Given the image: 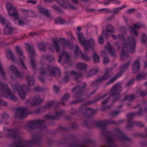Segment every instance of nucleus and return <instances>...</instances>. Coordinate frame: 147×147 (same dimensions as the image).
Wrapping results in <instances>:
<instances>
[{
    "mask_svg": "<svg viewBox=\"0 0 147 147\" xmlns=\"http://www.w3.org/2000/svg\"><path fill=\"white\" fill-rule=\"evenodd\" d=\"M98 101V100H97V98L96 99L94 100L93 101H88L84 105H82V106H84V105H90V104H92L94 103L96 101Z\"/></svg>",
    "mask_w": 147,
    "mask_h": 147,
    "instance_id": "13d9d810",
    "label": "nucleus"
},
{
    "mask_svg": "<svg viewBox=\"0 0 147 147\" xmlns=\"http://www.w3.org/2000/svg\"><path fill=\"white\" fill-rule=\"evenodd\" d=\"M135 98V95L132 94L130 95H126L124 97V100H128L129 101H132Z\"/></svg>",
    "mask_w": 147,
    "mask_h": 147,
    "instance_id": "72a5a7b5",
    "label": "nucleus"
},
{
    "mask_svg": "<svg viewBox=\"0 0 147 147\" xmlns=\"http://www.w3.org/2000/svg\"><path fill=\"white\" fill-rule=\"evenodd\" d=\"M16 76L20 78H23L22 75L18 71L15 74Z\"/></svg>",
    "mask_w": 147,
    "mask_h": 147,
    "instance_id": "69168bd1",
    "label": "nucleus"
},
{
    "mask_svg": "<svg viewBox=\"0 0 147 147\" xmlns=\"http://www.w3.org/2000/svg\"><path fill=\"white\" fill-rule=\"evenodd\" d=\"M107 31L109 33H114L115 32V29L114 27L111 24H109L106 26Z\"/></svg>",
    "mask_w": 147,
    "mask_h": 147,
    "instance_id": "cd10ccee",
    "label": "nucleus"
},
{
    "mask_svg": "<svg viewBox=\"0 0 147 147\" xmlns=\"http://www.w3.org/2000/svg\"><path fill=\"white\" fill-rule=\"evenodd\" d=\"M55 23L57 24H63L65 22V21L61 18H59L56 19L55 20Z\"/></svg>",
    "mask_w": 147,
    "mask_h": 147,
    "instance_id": "79ce46f5",
    "label": "nucleus"
},
{
    "mask_svg": "<svg viewBox=\"0 0 147 147\" xmlns=\"http://www.w3.org/2000/svg\"><path fill=\"white\" fill-rule=\"evenodd\" d=\"M34 90L36 92H40L43 91L44 90L42 88L37 86L34 88Z\"/></svg>",
    "mask_w": 147,
    "mask_h": 147,
    "instance_id": "4d7b16f0",
    "label": "nucleus"
},
{
    "mask_svg": "<svg viewBox=\"0 0 147 147\" xmlns=\"http://www.w3.org/2000/svg\"><path fill=\"white\" fill-rule=\"evenodd\" d=\"M122 87L120 83L115 84L110 89V92L103 95L102 96L97 98L98 100L103 99L107 96V94H110V96L113 98V101L115 102L118 100L120 97V94L122 91Z\"/></svg>",
    "mask_w": 147,
    "mask_h": 147,
    "instance_id": "f03ea898",
    "label": "nucleus"
},
{
    "mask_svg": "<svg viewBox=\"0 0 147 147\" xmlns=\"http://www.w3.org/2000/svg\"><path fill=\"white\" fill-rule=\"evenodd\" d=\"M84 99L83 98H80V99H76L75 101H73L70 102L71 104H77L81 102H83L84 100Z\"/></svg>",
    "mask_w": 147,
    "mask_h": 147,
    "instance_id": "de8ad7c7",
    "label": "nucleus"
},
{
    "mask_svg": "<svg viewBox=\"0 0 147 147\" xmlns=\"http://www.w3.org/2000/svg\"><path fill=\"white\" fill-rule=\"evenodd\" d=\"M40 71L41 76L46 74L49 71V66L47 68L42 67L40 69Z\"/></svg>",
    "mask_w": 147,
    "mask_h": 147,
    "instance_id": "2f4dec72",
    "label": "nucleus"
},
{
    "mask_svg": "<svg viewBox=\"0 0 147 147\" xmlns=\"http://www.w3.org/2000/svg\"><path fill=\"white\" fill-rule=\"evenodd\" d=\"M133 67L140 68V64L139 59H137L134 61Z\"/></svg>",
    "mask_w": 147,
    "mask_h": 147,
    "instance_id": "a18cd8bd",
    "label": "nucleus"
},
{
    "mask_svg": "<svg viewBox=\"0 0 147 147\" xmlns=\"http://www.w3.org/2000/svg\"><path fill=\"white\" fill-rule=\"evenodd\" d=\"M15 87L16 88L18 93L24 91L22 87L19 84H16Z\"/></svg>",
    "mask_w": 147,
    "mask_h": 147,
    "instance_id": "37998d69",
    "label": "nucleus"
},
{
    "mask_svg": "<svg viewBox=\"0 0 147 147\" xmlns=\"http://www.w3.org/2000/svg\"><path fill=\"white\" fill-rule=\"evenodd\" d=\"M98 71V70L96 69H92L90 70L88 74V77L91 76L96 74Z\"/></svg>",
    "mask_w": 147,
    "mask_h": 147,
    "instance_id": "7c9ffc66",
    "label": "nucleus"
},
{
    "mask_svg": "<svg viewBox=\"0 0 147 147\" xmlns=\"http://www.w3.org/2000/svg\"><path fill=\"white\" fill-rule=\"evenodd\" d=\"M54 104V102L53 101H49L47 102V105L45 106V109L51 107Z\"/></svg>",
    "mask_w": 147,
    "mask_h": 147,
    "instance_id": "5fc2aeb1",
    "label": "nucleus"
},
{
    "mask_svg": "<svg viewBox=\"0 0 147 147\" xmlns=\"http://www.w3.org/2000/svg\"><path fill=\"white\" fill-rule=\"evenodd\" d=\"M69 97V94L67 93H66L61 98L62 101H65L67 100Z\"/></svg>",
    "mask_w": 147,
    "mask_h": 147,
    "instance_id": "c03bdc74",
    "label": "nucleus"
},
{
    "mask_svg": "<svg viewBox=\"0 0 147 147\" xmlns=\"http://www.w3.org/2000/svg\"><path fill=\"white\" fill-rule=\"evenodd\" d=\"M128 41L130 45V50L132 53L135 51L136 46V42L134 39L132 37H129L128 38Z\"/></svg>",
    "mask_w": 147,
    "mask_h": 147,
    "instance_id": "dca6fc26",
    "label": "nucleus"
},
{
    "mask_svg": "<svg viewBox=\"0 0 147 147\" xmlns=\"http://www.w3.org/2000/svg\"><path fill=\"white\" fill-rule=\"evenodd\" d=\"M117 139L121 141H128L130 140V139L124 135L123 133L117 138Z\"/></svg>",
    "mask_w": 147,
    "mask_h": 147,
    "instance_id": "5701e85b",
    "label": "nucleus"
},
{
    "mask_svg": "<svg viewBox=\"0 0 147 147\" xmlns=\"http://www.w3.org/2000/svg\"><path fill=\"white\" fill-rule=\"evenodd\" d=\"M119 112V111H112L110 113L109 115L111 116L115 117L118 114Z\"/></svg>",
    "mask_w": 147,
    "mask_h": 147,
    "instance_id": "6e6d98bb",
    "label": "nucleus"
},
{
    "mask_svg": "<svg viewBox=\"0 0 147 147\" xmlns=\"http://www.w3.org/2000/svg\"><path fill=\"white\" fill-rule=\"evenodd\" d=\"M42 59L46 60H49V61L51 60H53L54 59V58L51 56L47 55H43L42 56Z\"/></svg>",
    "mask_w": 147,
    "mask_h": 147,
    "instance_id": "4c0bfd02",
    "label": "nucleus"
},
{
    "mask_svg": "<svg viewBox=\"0 0 147 147\" xmlns=\"http://www.w3.org/2000/svg\"><path fill=\"white\" fill-rule=\"evenodd\" d=\"M30 62L32 67L34 69L36 68V65L35 60L33 59V57H30Z\"/></svg>",
    "mask_w": 147,
    "mask_h": 147,
    "instance_id": "58836bf2",
    "label": "nucleus"
},
{
    "mask_svg": "<svg viewBox=\"0 0 147 147\" xmlns=\"http://www.w3.org/2000/svg\"><path fill=\"white\" fill-rule=\"evenodd\" d=\"M65 112L64 111H61L59 112L56 111L54 116H51L49 115H46L45 116V119H49L52 120H55L59 118Z\"/></svg>",
    "mask_w": 147,
    "mask_h": 147,
    "instance_id": "4468645a",
    "label": "nucleus"
},
{
    "mask_svg": "<svg viewBox=\"0 0 147 147\" xmlns=\"http://www.w3.org/2000/svg\"><path fill=\"white\" fill-rule=\"evenodd\" d=\"M70 73L75 77L76 82H78L77 79L81 77L83 74L81 73H78L74 71H71Z\"/></svg>",
    "mask_w": 147,
    "mask_h": 147,
    "instance_id": "4be33fe9",
    "label": "nucleus"
},
{
    "mask_svg": "<svg viewBox=\"0 0 147 147\" xmlns=\"http://www.w3.org/2000/svg\"><path fill=\"white\" fill-rule=\"evenodd\" d=\"M32 113L31 111H29L26 108H18L16 112V115L19 116L20 119L25 117L27 114Z\"/></svg>",
    "mask_w": 147,
    "mask_h": 147,
    "instance_id": "9b49d317",
    "label": "nucleus"
},
{
    "mask_svg": "<svg viewBox=\"0 0 147 147\" xmlns=\"http://www.w3.org/2000/svg\"><path fill=\"white\" fill-rule=\"evenodd\" d=\"M40 96H36L33 98H30L26 100V103L27 105L29 104L32 106L38 105L43 100V99H40Z\"/></svg>",
    "mask_w": 147,
    "mask_h": 147,
    "instance_id": "0eeeda50",
    "label": "nucleus"
},
{
    "mask_svg": "<svg viewBox=\"0 0 147 147\" xmlns=\"http://www.w3.org/2000/svg\"><path fill=\"white\" fill-rule=\"evenodd\" d=\"M9 135L16 141L12 144L14 147H30L31 144L38 143L41 141L40 137L38 136H33L32 140L23 141L20 137L17 136L16 131L14 130H11Z\"/></svg>",
    "mask_w": 147,
    "mask_h": 147,
    "instance_id": "f257e3e1",
    "label": "nucleus"
},
{
    "mask_svg": "<svg viewBox=\"0 0 147 147\" xmlns=\"http://www.w3.org/2000/svg\"><path fill=\"white\" fill-rule=\"evenodd\" d=\"M18 94L22 100H24L25 99V96L26 93L24 91H22L18 93Z\"/></svg>",
    "mask_w": 147,
    "mask_h": 147,
    "instance_id": "09e8293b",
    "label": "nucleus"
},
{
    "mask_svg": "<svg viewBox=\"0 0 147 147\" xmlns=\"http://www.w3.org/2000/svg\"><path fill=\"white\" fill-rule=\"evenodd\" d=\"M93 57L94 62V63H98L100 62V59L99 57L95 51L93 52Z\"/></svg>",
    "mask_w": 147,
    "mask_h": 147,
    "instance_id": "bb28decb",
    "label": "nucleus"
},
{
    "mask_svg": "<svg viewBox=\"0 0 147 147\" xmlns=\"http://www.w3.org/2000/svg\"><path fill=\"white\" fill-rule=\"evenodd\" d=\"M140 70V68L133 67L132 72L134 74H137L138 72Z\"/></svg>",
    "mask_w": 147,
    "mask_h": 147,
    "instance_id": "0e129e2a",
    "label": "nucleus"
},
{
    "mask_svg": "<svg viewBox=\"0 0 147 147\" xmlns=\"http://www.w3.org/2000/svg\"><path fill=\"white\" fill-rule=\"evenodd\" d=\"M86 64L84 63H79L78 64L77 67L80 70H83L85 69L86 67Z\"/></svg>",
    "mask_w": 147,
    "mask_h": 147,
    "instance_id": "473e14b6",
    "label": "nucleus"
},
{
    "mask_svg": "<svg viewBox=\"0 0 147 147\" xmlns=\"http://www.w3.org/2000/svg\"><path fill=\"white\" fill-rule=\"evenodd\" d=\"M10 69L15 74L18 70L16 67L13 65H11L10 67Z\"/></svg>",
    "mask_w": 147,
    "mask_h": 147,
    "instance_id": "774afa93",
    "label": "nucleus"
},
{
    "mask_svg": "<svg viewBox=\"0 0 147 147\" xmlns=\"http://www.w3.org/2000/svg\"><path fill=\"white\" fill-rule=\"evenodd\" d=\"M140 27V26L138 24H134V27H130L129 30L130 31H134L136 29H138Z\"/></svg>",
    "mask_w": 147,
    "mask_h": 147,
    "instance_id": "a19ab883",
    "label": "nucleus"
},
{
    "mask_svg": "<svg viewBox=\"0 0 147 147\" xmlns=\"http://www.w3.org/2000/svg\"><path fill=\"white\" fill-rule=\"evenodd\" d=\"M128 122V123L127 126V128L128 130H130L131 128L133 127L134 123L131 122V121Z\"/></svg>",
    "mask_w": 147,
    "mask_h": 147,
    "instance_id": "680f3d73",
    "label": "nucleus"
},
{
    "mask_svg": "<svg viewBox=\"0 0 147 147\" xmlns=\"http://www.w3.org/2000/svg\"><path fill=\"white\" fill-rule=\"evenodd\" d=\"M16 50L17 53L20 56L19 59L20 61L22 67L24 69H27V67L24 63V60L25 57V56L23 55L22 51L17 46L16 47Z\"/></svg>",
    "mask_w": 147,
    "mask_h": 147,
    "instance_id": "ddd939ff",
    "label": "nucleus"
},
{
    "mask_svg": "<svg viewBox=\"0 0 147 147\" xmlns=\"http://www.w3.org/2000/svg\"><path fill=\"white\" fill-rule=\"evenodd\" d=\"M0 22L3 24H5L7 23L6 19L1 15H0Z\"/></svg>",
    "mask_w": 147,
    "mask_h": 147,
    "instance_id": "052dcab7",
    "label": "nucleus"
},
{
    "mask_svg": "<svg viewBox=\"0 0 147 147\" xmlns=\"http://www.w3.org/2000/svg\"><path fill=\"white\" fill-rule=\"evenodd\" d=\"M46 121L45 119L42 120H34L28 122V126L29 130H32L35 128V126L38 125L41 129L45 127V126L43 124Z\"/></svg>",
    "mask_w": 147,
    "mask_h": 147,
    "instance_id": "20e7f679",
    "label": "nucleus"
},
{
    "mask_svg": "<svg viewBox=\"0 0 147 147\" xmlns=\"http://www.w3.org/2000/svg\"><path fill=\"white\" fill-rule=\"evenodd\" d=\"M110 71L108 69H106L105 71V74L102 76L100 77L96 81L92 82L91 85L93 86L97 84V83H100L106 80L110 77Z\"/></svg>",
    "mask_w": 147,
    "mask_h": 147,
    "instance_id": "6e6552de",
    "label": "nucleus"
},
{
    "mask_svg": "<svg viewBox=\"0 0 147 147\" xmlns=\"http://www.w3.org/2000/svg\"><path fill=\"white\" fill-rule=\"evenodd\" d=\"M26 78L28 86H31L34 84V78L33 76L27 74L26 75Z\"/></svg>",
    "mask_w": 147,
    "mask_h": 147,
    "instance_id": "f3484780",
    "label": "nucleus"
},
{
    "mask_svg": "<svg viewBox=\"0 0 147 147\" xmlns=\"http://www.w3.org/2000/svg\"><path fill=\"white\" fill-rule=\"evenodd\" d=\"M145 73L141 72L138 74L136 76V79L137 80H139L141 79L144 78H145Z\"/></svg>",
    "mask_w": 147,
    "mask_h": 147,
    "instance_id": "c9c22d12",
    "label": "nucleus"
},
{
    "mask_svg": "<svg viewBox=\"0 0 147 147\" xmlns=\"http://www.w3.org/2000/svg\"><path fill=\"white\" fill-rule=\"evenodd\" d=\"M81 57L83 59L86 60V61H88L89 60V58L87 56L84 55L82 53H81Z\"/></svg>",
    "mask_w": 147,
    "mask_h": 147,
    "instance_id": "338daca9",
    "label": "nucleus"
},
{
    "mask_svg": "<svg viewBox=\"0 0 147 147\" xmlns=\"http://www.w3.org/2000/svg\"><path fill=\"white\" fill-rule=\"evenodd\" d=\"M136 115V114H135V113H130L127 114V121L128 122L131 121L132 118Z\"/></svg>",
    "mask_w": 147,
    "mask_h": 147,
    "instance_id": "e433bc0d",
    "label": "nucleus"
},
{
    "mask_svg": "<svg viewBox=\"0 0 147 147\" xmlns=\"http://www.w3.org/2000/svg\"><path fill=\"white\" fill-rule=\"evenodd\" d=\"M78 38L80 40V42L81 43L83 46H84L87 41L85 39L84 37L82 34L79 33L78 34Z\"/></svg>",
    "mask_w": 147,
    "mask_h": 147,
    "instance_id": "393cba45",
    "label": "nucleus"
},
{
    "mask_svg": "<svg viewBox=\"0 0 147 147\" xmlns=\"http://www.w3.org/2000/svg\"><path fill=\"white\" fill-rule=\"evenodd\" d=\"M49 71L51 76H54L57 78L60 77L61 73L59 69L49 65Z\"/></svg>",
    "mask_w": 147,
    "mask_h": 147,
    "instance_id": "f8f14e48",
    "label": "nucleus"
},
{
    "mask_svg": "<svg viewBox=\"0 0 147 147\" xmlns=\"http://www.w3.org/2000/svg\"><path fill=\"white\" fill-rule=\"evenodd\" d=\"M83 85L82 87L79 86H77L75 87L72 89V92H74L76 91V93L74 94V97L76 99H80L81 98V97L84 92V89L85 88L86 86V84L84 82L82 83Z\"/></svg>",
    "mask_w": 147,
    "mask_h": 147,
    "instance_id": "39448f33",
    "label": "nucleus"
},
{
    "mask_svg": "<svg viewBox=\"0 0 147 147\" xmlns=\"http://www.w3.org/2000/svg\"><path fill=\"white\" fill-rule=\"evenodd\" d=\"M86 51H88L89 48H93L94 46V41L92 38L90 39L88 41H86L84 46Z\"/></svg>",
    "mask_w": 147,
    "mask_h": 147,
    "instance_id": "2eb2a0df",
    "label": "nucleus"
},
{
    "mask_svg": "<svg viewBox=\"0 0 147 147\" xmlns=\"http://www.w3.org/2000/svg\"><path fill=\"white\" fill-rule=\"evenodd\" d=\"M128 51V44L123 43L120 55L121 59L122 61L125 60L129 57V56L127 53Z\"/></svg>",
    "mask_w": 147,
    "mask_h": 147,
    "instance_id": "9d476101",
    "label": "nucleus"
},
{
    "mask_svg": "<svg viewBox=\"0 0 147 147\" xmlns=\"http://www.w3.org/2000/svg\"><path fill=\"white\" fill-rule=\"evenodd\" d=\"M60 40H62L61 43L62 44L63 46V47H66L67 45L69 42L65 40L63 38H61Z\"/></svg>",
    "mask_w": 147,
    "mask_h": 147,
    "instance_id": "bf43d9fd",
    "label": "nucleus"
},
{
    "mask_svg": "<svg viewBox=\"0 0 147 147\" xmlns=\"http://www.w3.org/2000/svg\"><path fill=\"white\" fill-rule=\"evenodd\" d=\"M53 42L57 51V52H59L60 51V47L58 43L57 39H53Z\"/></svg>",
    "mask_w": 147,
    "mask_h": 147,
    "instance_id": "c756f323",
    "label": "nucleus"
},
{
    "mask_svg": "<svg viewBox=\"0 0 147 147\" xmlns=\"http://www.w3.org/2000/svg\"><path fill=\"white\" fill-rule=\"evenodd\" d=\"M78 38L80 40V42L81 43L83 46H84L87 41L85 39L84 37L82 34L79 33L78 34Z\"/></svg>",
    "mask_w": 147,
    "mask_h": 147,
    "instance_id": "b1692460",
    "label": "nucleus"
},
{
    "mask_svg": "<svg viewBox=\"0 0 147 147\" xmlns=\"http://www.w3.org/2000/svg\"><path fill=\"white\" fill-rule=\"evenodd\" d=\"M107 46L106 47H105V49L107 48L108 49L110 54L112 56L116 57L117 55L113 47L111 45L109 42H107Z\"/></svg>",
    "mask_w": 147,
    "mask_h": 147,
    "instance_id": "6ab92c4d",
    "label": "nucleus"
},
{
    "mask_svg": "<svg viewBox=\"0 0 147 147\" xmlns=\"http://www.w3.org/2000/svg\"><path fill=\"white\" fill-rule=\"evenodd\" d=\"M38 47L40 50L43 51L45 50V47L43 43H41L38 44Z\"/></svg>",
    "mask_w": 147,
    "mask_h": 147,
    "instance_id": "603ef678",
    "label": "nucleus"
},
{
    "mask_svg": "<svg viewBox=\"0 0 147 147\" xmlns=\"http://www.w3.org/2000/svg\"><path fill=\"white\" fill-rule=\"evenodd\" d=\"M114 134L117 135V138L123 133L122 130L119 128H116L114 129Z\"/></svg>",
    "mask_w": 147,
    "mask_h": 147,
    "instance_id": "f704fd0d",
    "label": "nucleus"
},
{
    "mask_svg": "<svg viewBox=\"0 0 147 147\" xmlns=\"http://www.w3.org/2000/svg\"><path fill=\"white\" fill-rule=\"evenodd\" d=\"M62 55L63 56V58L65 59V63H68L69 62V56L66 53L63 51L62 53Z\"/></svg>",
    "mask_w": 147,
    "mask_h": 147,
    "instance_id": "c85d7f7f",
    "label": "nucleus"
},
{
    "mask_svg": "<svg viewBox=\"0 0 147 147\" xmlns=\"http://www.w3.org/2000/svg\"><path fill=\"white\" fill-rule=\"evenodd\" d=\"M9 23H8L7 24H9ZM13 29L11 28L8 25H7L5 27L4 29V33L5 34H11Z\"/></svg>",
    "mask_w": 147,
    "mask_h": 147,
    "instance_id": "a878e982",
    "label": "nucleus"
},
{
    "mask_svg": "<svg viewBox=\"0 0 147 147\" xmlns=\"http://www.w3.org/2000/svg\"><path fill=\"white\" fill-rule=\"evenodd\" d=\"M79 111L83 115L86 116L88 117H90L94 115L96 112V111L92 108H87L83 109L81 107L79 108Z\"/></svg>",
    "mask_w": 147,
    "mask_h": 147,
    "instance_id": "1a4fd4ad",
    "label": "nucleus"
},
{
    "mask_svg": "<svg viewBox=\"0 0 147 147\" xmlns=\"http://www.w3.org/2000/svg\"><path fill=\"white\" fill-rule=\"evenodd\" d=\"M21 11L23 12V14L25 16L26 15L27 17H29L30 16L29 14L31 13V12L29 11L25 10L24 9H22Z\"/></svg>",
    "mask_w": 147,
    "mask_h": 147,
    "instance_id": "8fccbe9b",
    "label": "nucleus"
},
{
    "mask_svg": "<svg viewBox=\"0 0 147 147\" xmlns=\"http://www.w3.org/2000/svg\"><path fill=\"white\" fill-rule=\"evenodd\" d=\"M6 7L7 10L9 15L10 16L12 17L14 20L18 19V13L16 8L10 3H7L6 4Z\"/></svg>",
    "mask_w": 147,
    "mask_h": 147,
    "instance_id": "7ed1b4c3",
    "label": "nucleus"
},
{
    "mask_svg": "<svg viewBox=\"0 0 147 147\" xmlns=\"http://www.w3.org/2000/svg\"><path fill=\"white\" fill-rule=\"evenodd\" d=\"M26 49L28 53L30 54V56L34 57L35 55L34 50L32 47L30 45L27 44Z\"/></svg>",
    "mask_w": 147,
    "mask_h": 147,
    "instance_id": "412c9836",
    "label": "nucleus"
},
{
    "mask_svg": "<svg viewBox=\"0 0 147 147\" xmlns=\"http://www.w3.org/2000/svg\"><path fill=\"white\" fill-rule=\"evenodd\" d=\"M126 7L125 5L121 7L117 8L115 9V10L114 11H107V12H114L115 13H117L118 11L119 10H120L121 9H123L124 8Z\"/></svg>",
    "mask_w": 147,
    "mask_h": 147,
    "instance_id": "864d4df0",
    "label": "nucleus"
},
{
    "mask_svg": "<svg viewBox=\"0 0 147 147\" xmlns=\"http://www.w3.org/2000/svg\"><path fill=\"white\" fill-rule=\"evenodd\" d=\"M141 39L142 42L143 43H145L147 41V37L146 35L143 34L141 36Z\"/></svg>",
    "mask_w": 147,
    "mask_h": 147,
    "instance_id": "49530a36",
    "label": "nucleus"
},
{
    "mask_svg": "<svg viewBox=\"0 0 147 147\" xmlns=\"http://www.w3.org/2000/svg\"><path fill=\"white\" fill-rule=\"evenodd\" d=\"M38 9L40 13H42L46 16L49 17L50 16L49 11L48 10L41 7H39Z\"/></svg>",
    "mask_w": 147,
    "mask_h": 147,
    "instance_id": "aec40b11",
    "label": "nucleus"
},
{
    "mask_svg": "<svg viewBox=\"0 0 147 147\" xmlns=\"http://www.w3.org/2000/svg\"><path fill=\"white\" fill-rule=\"evenodd\" d=\"M52 7L55 10L57 11L60 13H63V11L61 10L59 7L55 5H53Z\"/></svg>",
    "mask_w": 147,
    "mask_h": 147,
    "instance_id": "3c124183",
    "label": "nucleus"
},
{
    "mask_svg": "<svg viewBox=\"0 0 147 147\" xmlns=\"http://www.w3.org/2000/svg\"><path fill=\"white\" fill-rule=\"evenodd\" d=\"M92 141L90 139L86 140L83 144H79L76 143H74L71 144V146L73 147H84L87 144H92Z\"/></svg>",
    "mask_w": 147,
    "mask_h": 147,
    "instance_id": "a211bd4d",
    "label": "nucleus"
},
{
    "mask_svg": "<svg viewBox=\"0 0 147 147\" xmlns=\"http://www.w3.org/2000/svg\"><path fill=\"white\" fill-rule=\"evenodd\" d=\"M129 64L130 62H128L127 63L123 64L121 66V70L119 72L117 73L113 78L107 83V85H108L113 82L115 80H116L120 76L124 71L126 69L128 68Z\"/></svg>",
    "mask_w": 147,
    "mask_h": 147,
    "instance_id": "423d86ee",
    "label": "nucleus"
},
{
    "mask_svg": "<svg viewBox=\"0 0 147 147\" xmlns=\"http://www.w3.org/2000/svg\"><path fill=\"white\" fill-rule=\"evenodd\" d=\"M8 53L12 60L13 61H14L15 60V58L13 54L10 50L8 51Z\"/></svg>",
    "mask_w": 147,
    "mask_h": 147,
    "instance_id": "e2e57ef3",
    "label": "nucleus"
},
{
    "mask_svg": "<svg viewBox=\"0 0 147 147\" xmlns=\"http://www.w3.org/2000/svg\"><path fill=\"white\" fill-rule=\"evenodd\" d=\"M140 96L144 97L147 95V89L145 90H139L138 92Z\"/></svg>",
    "mask_w": 147,
    "mask_h": 147,
    "instance_id": "ea45409f",
    "label": "nucleus"
}]
</instances>
